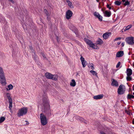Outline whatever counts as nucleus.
<instances>
[{"mask_svg": "<svg viewBox=\"0 0 134 134\" xmlns=\"http://www.w3.org/2000/svg\"><path fill=\"white\" fill-rule=\"evenodd\" d=\"M42 99V111L45 113L47 116H50L51 115V111L48 97L44 92L43 94Z\"/></svg>", "mask_w": 134, "mask_h": 134, "instance_id": "1", "label": "nucleus"}, {"mask_svg": "<svg viewBox=\"0 0 134 134\" xmlns=\"http://www.w3.org/2000/svg\"><path fill=\"white\" fill-rule=\"evenodd\" d=\"M0 81L3 86H5L6 84V80L2 68L0 67Z\"/></svg>", "mask_w": 134, "mask_h": 134, "instance_id": "2", "label": "nucleus"}, {"mask_svg": "<svg viewBox=\"0 0 134 134\" xmlns=\"http://www.w3.org/2000/svg\"><path fill=\"white\" fill-rule=\"evenodd\" d=\"M28 109L27 107H23L19 109L18 112V116L20 117L26 114L27 112Z\"/></svg>", "mask_w": 134, "mask_h": 134, "instance_id": "3", "label": "nucleus"}, {"mask_svg": "<svg viewBox=\"0 0 134 134\" xmlns=\"http://www.w3.org/2000/svg\"><path fill=\"white\" fill-rule=\"evenodd\" d=\"M45 77L47 79L57 81L58 80V76L57 75H53L51 73L47 72L45 74Z\"/></svg>", "mask_w": 134, "mask_h": 134, "instance_id": "4", "label": "nucleus"}, {"mask_svg": "<svg viewBox=\"0 0 134 134\" xmlns=\"http://www.w3.org/2000/svg\"><path fill=\"white\" fill-rule=\"evenodd\" d=\"M84 40L86 43L88 44L90 47L92 48L95 49H98L99 47L96 46L94 43H93L90 40L86 38H84Z\"/></svg>", "mask_w": 134, "mask_h": 134, "instance_id": "5", "label": "nucleus"}, {"mask_svg": "<svg viewBox=\"0 0 134 134\" xmlns=\"http://www.w3.org/2000/svg\"><path fill=\"white\" fill-rule=\"evenodd\" d=\"M40 118L41 124L43 125L46 124L47 123V118L43 114L41 113L40 114Z\"/></svg>", "mask_w": 134, "mask_h": 134, "instance_id": "6", "label": "nucleus"}, {"mask_svg": "<svg viewBox=\"0 0 134 134\" xmlns=\"http://www.w3.org/2000/svg\"><path fill=\"white\" fill-rule=\"evenodd\" d=\"M125 41L129 45H132L134 44V38L133 37H129L126 38Z\"/></svg>", "mask_w": 134, "mask_h": 134, "instance_id": "7", "label": "nucleus"}, {"mask_svg": "<svg viewBox=\"0 0 134 134\" xmlns=\"http://www.w3.org/2000/svg\"><path fill=\"white\" fill-rule=\"evenodd\" d=\"M123 85H120L118 90V93L119 94H124L125 92V90L123 89L122 87Z\"/></svg>", "mask_w": 134, "mask_h": 134, "instance_id": "8", "label": "nucleus"}, {"mask_svg": "<svg viewBox=\"0 0 134 134\" xmlns=\"http://www.w3.org/2000/svg\"><path fill=\"white\" fill-rule=\"evenodd\" d=\"M72 13L71 10H68L66 13V18L68 19H69L72 16Z\"/></svg>", "mask_w": 134, "mask_h": 134, "instance_id": "9", "label": "nucleus"}, {"mask_svg": "<svg viewBox=\"0 0 134 134\" xmlns=\"http://www.w3.org/2000/svg\"><path fill=\"white\" fill-rule=\"evenodd\" d=\"M93 15L95 17L98 18L99 21H102V17L100 15L99 13L95 12L94 13Z\"/></svg>", "mask_w": 134, "mask_h": 134, "instance_id": "10", "label": "nucleus"}, {"mask_svg": "<svg viewBox=\"0 0 134 134\" xmlns=\"http://www.w3.org/2000/svg\"><path fill=\"white\" fill-rule=\"evenodd\" d=\"M80 59L83 67L85 68L87 64L86 61L85 60L84 58L82 56L81 57Z\"/></svg>", "mask_w": 134, "mask_h": 134, "instance_id": "11", "label": "nucleus"}, {"mask_svg": "<svg viewBox=\"0 0 134 134\" xmlns=\"http://www.w3.org/2000/svg\"><path fill=\"white\" fill-rule=\"evenodd\" d=\"M111 81L112 80L111 83V85L113 86L117 87L118 86V82L113 79H112Z\"/></svg>", "mask_w": 134, "mask_h": 134, "instance_id": "12", "label": "nucleus"}, {"mask_svg": "<svg viewBox=\"0 0 134 134\" xmlns=\"http://www.w3.org/2000/svg\"><path fill=\"white\" fill-rule=\"evenodd\" d=\"M33 53L34 54H32L33 58H34L35 62L38 64L39 61L38 57L35 54V52H34Z\"/></svg>", "mask_w": 134, "mask_h": 134, "instance_id": "13", "label": "nucleus"}, {"mask_svg": "<svg viewBox=\"0 0 134 134\" xmlns=\"http://www.w3.org/2000/svg\"><path fill=\"white\" fill-rule=\"evenodd\" d=\"M104 95L103 94L98 95L97 96H94L93 97L94 99L96 100L100 99H102Z\"/></svg>", "mask_w": 134, "mask_h": 134, "instance_id": "14", "label": "nucleus"}, {"mask_svg": "<svg viewBox=\"0 0 134 134\" xmlns=\"http://www.w3.org/2000/svg\"><path fill=\"white\" fill-rule=\"evenodd\" d=\"M102 10L105 16L109 17V12L108 11L105 10V8H102Z\"/></svg>", "mask_w": 134, "mask_h": 134, "instance_id": "15", "label": "nucleus"}, {"mask_svg": "<svg viewBox=\"0 0 134 134\" xmlns=\"http://www.w3.org/2000/svg\"><path fill=\"white\" fill-rule=\"evenodd\" d=\"M124 54V52L123 51H120L118 52L116 54V57H120L122 56Z\"/></svg>", "mask_w": 134, "mask_h": 134, "instance_id": "16", "label": "nucleus"}, {"mask_svg": "<svg viewBox=\"0 0 134 134\" xmlns=\"http://www.w3.org/2000/svg\"><path fill=\"white\" fill-rule=\"evenodd\" d=\"M127 76H130L132 74V71L131 69L128 68L127 69Z\"/></svg>", "mask_w": 134, "mask_h": 134, "instance_id": "17", "label": "nucleus"}, {"mask_svg": "<svg viewBox=\"0 0 134 134\" xmlns=\"http://www.w3.org/2000/svg\"><path fill=\"white\" fill-rule=\"evenodd\" d=\"M75 117L76 120H79L81 122H83V120H84V119L83 118L79 116L76 115Z\"/></svg>", "mask_w": 134, "mask_h": 134, "instance_id": "18", "label": "nucleus"}, {"mask_svg": "<svg viewBox=\"0 0 134 134\" xmlns=\"http://www.w3.org/2000/svg\"><path fill=\"white\" fill-rule=\"evenodd\" d=\"M109 37V32H107L104 34L103 35V37L105 40L107 39Z\"/></svg>", "mask_w": 134, "mask_h": 134, "instance_id": "19", "label": "nucleus"}, {"mask_svg": "<svg viewBox=\"0 0 134 134\" xmlns=\"http://www.w3.org/2000/svg\"><path fill=\"white\" fill-rule=\"evenodd\" d=\"M76 82L74 79H72L70 83L71 86L72 87H74L76 85Z\"/></svg>", "mask_w": 134, "mask_h": 134, "instance_id": "20", "label": "nucleus"}, {"mask_svg": "<svg viewBox=\"0 0 134 134\" xmlns=\"http://www.w3.org/2000/svg\"><path fill=\"white\" fill-rule=\"evenodd\" d=\"M96 42L97 44L100 45L102 44L103 41L101 39L99 38L98 40L96 41Z\"/></svg>", "mask_w": 134, "mask_h": 134, "instance_id": "21", "label": "nucleus"}, {"mask_svg": "<svg viewBox=\"0 0 134 134\" xmlns=\"http://www.w3.org/2000/svg\"><path fill=\"white\" fill-rule=\"evenodd\" d=\"M8 88H6L7 91L13 89V86L12 84H10L8 86Z\"/></svg>", "mask_w": 134, "mask_h": 134, "instance_id": "22", "label": "nucleus"}, {"mask_svg": "<svg viewBox=\"0 0 134 134\" xmlns=\"http://www.w3.org/2000/svg\"><path fill=\"white\" fill-rule=\"evenodd\" d=\"M132 26L131 25H128L127 26H126L124 29V31H125L126 30H129Z\"/></svg>", "mask_w": 134, "mask_h": 134, "instance_id": "23", "label": "nucleus"}, {"mask_svg": "<svg viewBox=\"0 0 134 134\" xmlns=\"http://www.w3.org/2000/svg\"><path fill=\"white\" fill-rule=\"evenodd\" d=\"M9 108L10 110H11V108L12 107V100H9Z\"/></svg>", "mask_w": 134, "mask_h": 134, "instance_id": "24", "label": "nucleus"}, {"mask_svg": "<svg viewBox=\"0 0 134 134\" xmlns=\"http://www.w3.org/2000/svg\"><path fill=\"white\" fill-rule=\"evenodd\" d=\"M134 98V96L133 95H130L128 94L127 96V99H131V98Z\"/></svg>", "mask_w": 134, "mask_h": 134, "instance_id": "25", "label": "nucleus"}, {"mask_svg": "<svg viewBox=\"0 0 134 134\" xmlns=\"http://www.w3.org/2000/svg\"><path fill=\"white\" fill-rule=\"evenodd\" d=\"M6 95L7 97L8 98V99L9 100H12L11 98L10 97V94L9 93H7L6 94Z\"/></svg>", "mask_w": 134, "mask_h": 134, "instance_id": "26", "label": "nucleus"}, {"mask_svg": "<svg viewBox=\"0 0 134 134\" xmlns=\"http://www.w3.org/2000/svg\"><path fill=\"white\" fill-rule=\"evenodd\" d=\"M44 12L46 14L47 16H50V14L46 9H44Z\"/></svg>", "mask_w": 134, "mask_h": 134, "instance_id": "27", "label": "nucleus"}, {"mask_svg": "<svg viewBox=\"0 0 134 134\" xmlns=\"http://www.w3.org/2000/svg\"><path fill=\"white\" fill-rule=\"evenodd\" d=\"M121 3V2L118 1H116L114 2L115 4L118 6L120 5Z\"/></svg>", "mask_w": 134, "mask_h": 134, "instance_id": "28", "label": "nucleus"}, {"mask_svg": "<svg viewBox=\"0 0 134 134\" xmlns=\"http://www.w3.org/2000/svg\"><path fill=\"white\" fill-rule=\"evenodd\" d=\"M90 72L93 75L97 76V73L95 71L91 70L90 71Z\"/></svg>", "mask_w": 134, "mask_h": 134, "instance_id": "29", "label": "nucleus"}, {"mask_svg": "<svg viewBox=\"0 0 134 134\" xmlns=\"http://www.w3.org/2000/svg\"><path fill=\"white\" fill-rule=\"evenodd\" d=\"M123 4L124 5L126 6L127 5H129L130 4V2L127 0H126L125 3Z\"/></svg>", "mask_w": 134, "mask_h": 134, "instance_id": "30", "label": "nucleus"}, {"mask_svg": "<svg viewBox=\"0 0 134 134\" xmlns=\"http://www.w3.org/2000/svg\"><path fill=\"white\" fill-rule=\"evenodd\" d=\"M5 120V118L4 117H1L0 119V123L3 122Z\"/></svg>", "mask_w": 134, "mask_h": 134, "instance_id": "31", "label": "nucleus"}, {"mask_svg": "<svg viewBox=\"0 0 134 134\" xmlns=\"http://www.w3.org/2000/svg\"><path fill=\"white\" fill-rule=\"evenodd\" d=\"M68 5L71 8H73L74 7L72 5V3L70 1H69V2H68Z\"/></svg>", "mask_w": 134, "mask_h": 134, "instance_id": "32", "label": "nucleus"}, {"mask_svg": "<svg viewBox=\"0 0 134 134\" xmlns=\"http://www.w3.org/2000/svg\"><path fill=\"white\" fill-rule=\"evenodd\" d=\"M132 78L130 76H127L126 77V79L127 81H130L132 80Z\"/></svg>", "mask_w": 134, "mask_h": 134, "instance_id": "33", "label": "nucleus"}, {"mask_svg": "<svg viewBox=\"0 0 134 134\" xmlns=\"http://www.w3.org/2000/svg\"><path fill=\"white\" fill-rule=\"evenodd\" d=\"M22 27L25 30H27V27H26V25L25 24H23Z\"/></svg>", "mask_w": 134, "mask_h": 134, "instance_id": "34", "label": "nucleus"}, {"mask_svg": "<svg viewBox=\"0 0 134 134\" xmlns=\"http://www.w3.org/2000/svg\"><path fill=\"white\" fill-rule=\"evenodd\" d=\"M42 56L43 57V58L46 59V60H47L48 59L46 57L45 55L43 53H41Z\"/></svg>", "mask_w": 134, "mask_h": 134, "instance_id": "35", "label": "nucleus"}, {"mask_svg": "<svg viewBox=\"0 0 134 134\" xmlns=\"http://www.w3.org/2000/svg\"><path fill=\"white\" fill-rule=\"evenodd\" d=\"M29 48L30 49L31 51L32 52V53L33 52H35V51H34V50H33V48L32 46H30L29 47Z\"/></svg>", "mask_w": 134, "mask_h": 134, "instance_id": "36", "label": "nucleus"}, {"mask_svg": "<svg viewBox=\"0 0 134 134\" xmlns=\"http://www.w3.org/2000/svg\"><path fill=\"white\" fill-rule=\"evenodd\" d=\"M121 63L120 62H119L116 65V67L117 68H118L120 66Z\"/></svg>", "mask_w": 134, "mask_h": 134, "instance_id": "37", "label": "nucleus"}, {"mask_svg": "<svg viewBox=\"0 0 134 134\" xmlns=\"http://www.w3.org/2000/svg\"><path fill=\"white\" fill-rule=\"evenodd\" d=\"M56 38L57 39V41L58 42H59L60 41V39L59 37H58L57 36H56Z\"/></svg>", "mask_w": 134, "mask_h": 134, "instance_id": "38", "label": "nucleus"}, {"mask_svg": "<svg viewBox=\"0 0 134 134\" xmlns=\"http://www.w3.org/2000/svg\"><path fill=\"white\" fill-rule=\"evenodd\" d=\"M121 39V38L120 37L116 38H115L114 39V41H117V40H120Z\"/></svg>", "mask_w": 134, "mask_h": 134, "instance_id": "39", "label": "nucleus"}, {"mask_svg": "<svg viewBox=\"0 0 134 134\" xmlns=\"http://www.w3.org/2000/svg\"><path fill=\"white\" fill-rule=\"evenodd\" d=\"M91 64H92V65L91 66L92 67L91 69L92 70H94V65L92 63H91Z\"/></svg>", "mask_w": 134, "mask_h": 134, "instance_id": "40", "label": "nucleus"}, {"mask_svg": "<svg viewBox=\"0 0 134 134\" xmlns=\"http://www.w3.org/2000/svg\"><path fill=\"white\" fill-rule=\"evenodd\" d=\"M127 114H128L129 115H132V113L131 112H130L129 111H127Z\"/></svg>", "mask_w": 134, "mask_h": 134, "instance_id": "41", "label": "nucleus"}, {"mask_svg": "<svg viewBox=\"0 0 134 134\" xmlns=\"http://www.w3.org/2000/svg\"><path fill=\"white\" fill-rule=\"evenodd\" d=\"M83 122H84V123L85 124H87V121L84 119V120H83Z\"/></svg>", "mask_w": 134, "mask_h": 134, "instance_id": "42", "label": "nucleus"}, {"mask_svg": "<svg viewBox=\"0 0 134 134\" xmlns=\"http://www.w3.org/2000/svg\"><path fill=\"white\" fill-rule=\"evenodd\" d=\"M9 1H10L12 3L14 4V2L13 0H8Z\"/></svg>", "mask_w": 134, "mask_h": 134, "instance_id": "43", "label": "nucleus"}, {"mask_svg": "<svg viewBox=\"0 0 134 134\" xmlns=\"http://www.w3.org/2000/svg\"><path fill=\"white\" fill-rule=\"evenodd\" d=\"M101 134H105V133L103 131H101L100 132Z\"/></svg>", "mask_w": 134, "mask_h": 134, "instance_id": "44", "label": "nucleus"}, {"mask_svg": "<svg viewBox=\"0 0 134 134\" xmlns=\"http://www.w3.org/2000/svg\"><path fill=\"white\" fill-rule=\"evenodd\" d=\"M124 43H125L124 42H123L122 43L121 45H122V46L123 47L124 46Z\"/></svg>", "mask_w": 134, "mask_h": 134, "instance_id": "45", "label": "nucleus"}, {"mask_svg": "<svg viewBox=\"0 0 134 134\" xmlns=\"http://www.w3.org/2000/svg\"><path fill=\"white\" fill-rule=\"evenodd\" d=\"M132 123L134 125V118L132 120Z\"/></svg>", "mask_w": 134, "mask_h": 134, "instance_id": "46", "label": "nucleus"}, {"mask_svg": "<svg viewBox=\"0 0 134 134\" xmlns=\"http://www.w3.org/2000/svg\"><path fill=\"white\" fill-rule=\"evenodd\" d=\"M25 121V122H27V123H26V125H29V122H28V121Z\"/></svg>", "mask_w": 134, "mask_h": 134, "instance_id": "47", "label": "nucleus"}, {"mask_svg": "<svg viewBox=\"0 0 134 134\" xmlns=\"http://www.w3.org/2000/svg\"><path fill=\"white\" fill-rule=\"evenodd\" d=\"M126 0H122V3H124V2H125Z\"/></svg>", "mask_w": 134, "mask_h": 134, "instance_id": "48", "label": "nucleus"}, {"mask_svg": "<svg viewBox=\"0 0 134 134\" xmlns=\"http://www.w3.org/2000/svg\"><path fill=\"white\" fill-rule=\"evenodd\" d=\"M121 43V42H119L117 43V44L118 45H119L120 43Z\"/></svg>", "mask_w": 134, "mask_h": 134, "instance_id": "49", "label": "nucleus"}, {"mask_svg": "<svg viewBox=\"0 0 134 134\" xmlns=\"http://www.w3.org/2000/svg\"><path fill=\"white\" fill-rule=\"evenodd\" d=\"M107 8H109V4H107Z\"/></svg>", "mask_w": 134, "mask_h": 134, "instance_id": "50", "label": "nucleus"}, {"mask_svg": "<svg viewBox=\"0 0 134 134\" xmlns=\"http://www.w3.org/2000/svg\"><path fill=\"white\" fill-rule=\"evenodd\" d=\"M49 16H47V19L48 20H49V18H48Z\"/></svg>", "mask_w": 134, "mask_h": 134, "instance_id": "51", "label": "nucleus"}, {"mask_svg": "<svg viewBox=\"0 0 134 134\" xmlns=\"http://www.w3.org/2000/svg\"><path fill=\"white\" fill-rule=\"evenodd\" d=\"M132 88H133V90L134 91V85H133V86H132Z\"/></svg>", "mask_w": 134, "mask_h": 134, "instance_id": "52", "label": "nucleus"}, {"mask_svg": "<svg viewBox=\"0 0 134 134\" xmlns=\"http://www.w3.org/2000/svg\"><path fill=\"white\" fill-rule=\"evenodd\" d=\"M111 12L109 11V16H110V15H111Z\"/></svg>", "mask_w": 134, "mask_h": 134, "instance_id": "53", "label": "nucleus"}, {"mask_svg": "<svg viewBox=\"0 0 134 134\" xmlns=\"http://www.w3.org/2000/svg\"><path fill=\"white\" fill-rule=\"evenodd\" d=\"M66 1L67 2V3H68V2L69 1H70L69 0H66Z\"/></svg>", "mask_w": 134, "mask_h": 134, "instance_id": "54", "label": "nucleus"}, {"mask_svg": "<svg viewBox=\"0 0 134 134\" xmlns=\"http://www.w3.org/2000/svg\"><path fill=\"white\" fill-rule=\"evenodd\" d=\"M111 9V7L109 6V10L110 9Z\"/></svg>", "mask_w": 134, "mask_h": 134, "instance_id": "55", "label": "nucleus"}, {"mask_svg": "<svg viewBox=\"0 0 134 134\" xmlns=\"http://www.w3.org/2000/svg\"><path fill=\"white\" fill-rule=\"evenodd\" d=\"M133 66H134V63H133Z\"/></svg>", "mask_w": 134, "mask_h": 134, "instance_id": "56", "label": "nucleus"}, {"mask_svg": "<svg viewBox=\"0 0 134 134\" xmlns=\"http://www.w3.org/2000/svg\"><path fill=\"white\" fill-rule=\"evenodd\" d=\"M99 0H97V2H98Z\"/></svg>", "mask_w": 134, "mask_h": 134, "instance_id": "57", "label": "nucleus"}, {"mask_svg": "<svg viewBox=\"0 0 134 134\" xmlns=\"http://www.w3.org/2000/svg\"><path fill=\"white\" fill-rule=\"evenodd\" d=\"M111 32H109V35H111Z\"/></svg>", "mask_w": 134, "mask_h": 134, "instance_id": "58", "label": "nucleus"}, {"mask_svg": "<svg viewBox=\"0 0 134 134\" xmlns=\"http://www.w3.org/2000/svg\"><path fill=\"white\" fill-rule=\"evenodd\" d=\"M127 110H125V112L127 113Z\"/></svg>", "mask_w": 134, "mask_h": 134, "instance_id": "59", "label": "nucleus"}, {"mask_svg": "<svg viewBox=\"0 0 134 134\" xmlns=\"http://www.w3.org/2000/svg\"><path fill=\"white\" fill-rule=\"evenodd\" d=\"M129 55H130V53H129Z\"/></svg>", "mask_w": 134, "mask_h": 134, "instance_id": "60", "label": "nucleus"}, {"mask_svg": "<svg viewBox=\"0 0 134 134\" xmlns=\"http://www.w3.org/2000/svg\"><path fill=\"white\" fill-rule=\"evenodd\" d=\"M133 94L134 95V92L133 93Z\"/></svg>", "mask_w": 134, "mask_h": 134, "instance_id": "61", "label": "nucleus"}, {"mask_svg": "<svg viewBox=\"0 0 134 134\" xmlns=\"http://www.w3.org/2000/svg\"><path fill=\"white\" fill-rule=\"evenodd\" d=\"M75 34H76V32H75Z\"/></svg>", "mask_w": 134, "mask_h": 134, "instance_id": "62", "label": "nucleus"}, {"mask_svg": "<svg viewBox=\"0 0 134 134\" xmlns=\"http://www.w3.org/2000/svg\"><path fill=\"white\" fill-rule=\"evenodd\" d=\"M130 10L131 11V9Z\"/></svg>", "mask_w": 134, "mask_h": 134, "instance_id": "63", "label": "nucleus"}]
</instances>
